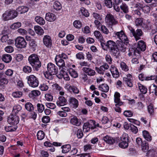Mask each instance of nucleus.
Returning <instances> with one entry per match:
<instances>
[{
    "instance_id": "41",
    "label": "nucleus",
    "mask_w": 157,
    "mask_h": 157,
    "mask_svg": "<svg viewBox=\"0 0 157 157\" xmlns=\"http://www.w3.org/2000/svg\"><path fill=\"white\" fill-rule=\"evenodd\" d=\"M67 103L66 99H59V100L56 102L57 105L59 106H63L66 104Z\"/></svg>"
},
{
    "instance_id": "15",
    "label": "nucleus",
    "mask_w": 157,
    "mask_h": 157,
    "mask_svg": "<svg viewBox=\"0 0 157 157\" xmlns=\"http://www.w3.org/2000/svg\"><path fill=\"white\" fill-rule=\"evenodd\" d=\"M109 69L113 78H117L119 77L120 75L118 70L114 65H111Z\"/></svg>"
},
{
    "instance_id": "27",
    "label": "nucleus",
    "mask_w": 157,
    "mask_h": 157,
    "mask_svg": "<svg viewBox=\"0 0 157 157\" xmlns=\"http://www.w3.org/2000/svg\"><path fill=\"white\" fill-rule=\"evenodd\" d=\"M70 123L76 126H79L80 124V121L75 116H73L72 117H71L70 120Z\"/></svg>"
},
{
    "instance_id": "4",
    "label": "nucleus",
    "mask_w": 157,
    "mask_h": 157,
    "mask_svg": "<svg viewBox=\"0 0 157 157\" xmlns=\"http://www.w3.org/2000/svg\"><path fill=\"white\" fill-rule=\"evenodd\" d=\"M128 135L126 133H124L121 137V140L119 143L120 147L125 149L128 147L129 142Z\"/></svg>"
},
{
    "instance_id": "47",
    "label": "nucleus",
    "mask_w": 157,
    "mask_h": 157,
    "mask_svg": "<svg viewBox=\"0 0 157 157\" xmlns=\"http://www.w3.org/2000/svg\"><path fill=\"white\" fill-rule=\"evenodd\" d=\"M141 146L142 150L144 152L147 151L149 149L148 144L146 141L144 142Z\"/></svg>"
},
{
    "instance_id": "42",
    "label": "nucleus",
    "mask_w": 157,
    "mask_h": 157,
    "mask_svg": "<svg viewBox=\"0 0 157 157\" xmlns=\"http://www.w3.org/2000/svg\"><path fill=\"white\" fill-rule=\"evenodd\" d=\"M138 87L142 93L145 94L147 91V88L141 84H138Z\"/></svg>"
},
{
    "instance_id": "24",
    "label": "nucleus",
    "mask_w": 157,
    "mask_h": 157,
    "mask_svg": "<svg viewBox=\"0 0 157 157\" xmlns=\"http://www.w3.org/2000/svg\"><path fill=\"white\" fill-rule=\"evenodd\" d=\"M66 87L67 90L70 92L72 91L75 94H78L79 93L78 89L74 86H71L69 84H66Z\"/></svg>"
},
{
    "instance_id": "28",
    "label": "nucleus",
    "mask_w": 157,
    "mask_h": 157,
    "mask_svg": "<svg viewBox=\"0 0 157 157\" xmlns=\"http://www.w3.org/2000/svg\"><path fill=\"white\" fill-rule=\"evenodd\" d=\"M52 86L59 92V94L60 95L63 96L64 95V92L63 91V89L58 84L55 83L54 84L52 85Z\"/></svg>"
},
{
    "instance_id": "19",
    "label": "nucleus",
    "mask_w": 157,
    "mask_h": 157,
    "mask_svg": "<svg viewBox=\"0 0 157 157\" xmlns=\"http://www.w3.org/2000/svg\"><path fill=\"white\" fill-rule=\"evenodd\" d=\"M45 20L49 22H52L56 19V16L54 13H46L45 17Z\"/></svg>"
},
{
    "instance_id": "55",
    "label": "nucleus",
    "mask_w": 157,
    "mask_h": 157,
    "mask_svg": "<svg viewBox=\"0 0 157 157\" xmlns=\"http://www.w3.org/2000/svg\"><path fill=\"white\" fill-rule=\"evenodd\" d=\"M37 107L38 111L40 113H42L44 109V106L42 104L38 103Z\"/></svg>"
},
{
    "instance_id": "9",
    "label": "nucleus",
    "mask_w": 157,
    "mask_h": 157,
    "mask_svg": "<svg viewBox=\"0 0 157 157\" xmlns=\"http://www.w3.org/2000/svg\"><path fill=\"white\" fill-rule=\"evenodd\" d=\"M15 45L18 48H24L26 47L27 43L23 37L19 36L15 40Z\"/></svg>"
},
{
    "instance_id": "25",
    "label": "nucleus",
    "mask_w": 157,
    "mask_h": 157,
    "mask_svg": "<svg viewBox=\"0 0 157 157\" xmlns=\"http://www.w3.org/2000/svg\"><path fill=\"white\" fill-rule=\"evenodd\" d=\"M102 139L107 143L110 144H113L115 142L114 139L108 135H106L103 137Z\"/></svg>"
},
{
    "instance_id": "64",
    "label": "nucleus",
    "mask_w": 157,
    "mask_h": 157,
    "mask_svg": "<svg viewBox=\"0 0 157 157\" xmlns=\"http://www.w3.org/2000/svg\"><path fill=\"white\" fill-rule=\"evenodd\" d=\"M9 36L8 35L6 34L3 35L1 38L0 40L3 43H6L9 39Z\"/></svg>"
},
{
    "instance_id": "37",
    "label": "nucleus",
    "mask_w": 157,
    "mask_h": 157,
    "mask_svg": "<svg viewBox=\"0 0 157 157\" xmlns=\"http://www.w3.org/2000/svg\"><path fill=\"white\" fill-rule=\"evenodd\" d=\"M40 94V92L38 90H33L31 91L29 94L30 98L34 97L37 96Z\"/></svg>"
},
{
    "instance_id": "14",
    "label": "nucleus",
    "mask_w": 157,
    "mask_h": 157,
    "mask_svg": "<svg viewBox=\"0 0 157 157\" xmlns=\"http://www.w3.org/2000/svg\"><path fill=\"white\" fill-rule=\"evenodd\" d=\"M43 42L44 45L47 47L51 48L52 45V42L51 37L48 35L44 36Z\"/></svg>"
},
{
    "instance_id": "2",
    "label": "nucleus",
    "mask_w": 157,
    "mask_h": 157,
    "mask_svg": "<svg viewBox=\"0 0 157 157\" xmlns=\"http://www.w3.org/2000/svg\"><path fill=\"white\" fill-rule=\"evenodd\" d=\"M28 61L33 68L36 71H38L41 66L38 56L36 54H33L30 55L28 58Z\"/></svg>"
},
{
    "instance_id": "58",
    "label": "nucleus",
    "mask_w": 157,
    "mask_h": 157,
    "mask_svg": "<svg viewBox=\"0 0 157 157\" xmlns=\"http://www.w3.org/2000/svg\"><path fill=\"white\" fill-rule=\"evenodd\" d=\"M90 128L88 122H86L84 123L83 126V129L84 132H88L89 131Z\"/></svg>"
},
{
    "instance_id": "56",
    "label": "nucleus",
    "mask_w": 157,
    "mask_h": 157,
    "mask_svg": "<svg viewBox=\"0 0 157 157\" xmlns=\"http://www.w3.org/2000/svg\"><path fill=\"white\" fill-rule=\"evenodd\" d=\"M148 111L150 115L153 114L154 112V109L153 108V105L151 103L148 106Z\"/></svg>"
},
{
    "instance_id": "40",
    "label": "nucleus",
    "mask_w": 157,
    "mask_h": 157,
    "mask_svg": "<svg viewBox=\"0 0 157 157\" xmlns=\"http://www.w3.org/2000/svg\"><path fill=\"white\" fill-rule=\"evenodd\" d=\"M30 48L33 51H34L37 47V44L36 41L33 39L29 43Z\"/></svg>"
},
{
    "instance_id": "62",
    "label": "nucleus",
    "mask_w": 157,
    "mask_h": 157,
    "mask_svg": "<svg viewBox=\"0 0 157 157\" xmlns=\"http://www.w3.org/2000/svg\"><path fill=\"white\" fill-rule=\"evenodd\" d=\"M40 89L42 91H45L47 90L48 89V87L46 84L43 83L41 84L40 86Z\"/></svg>"
},
{
    "instance_id": "45",
    "label": "nucleus",
    "mask_w": 157,
    "mask_h": 157,
    "mask_svg": "<svg viewBox=\"0 0 157 157\" xmlns=\"http://www.w3.org/2000/svg\"><path fill=\"white\" fill-rule=\"evenodd\" d=\"M22 93L20 91H16L13 92L12 93V96L14 98H20L22 97Z\"/></svg>"
},
{
    "instance_id": "48",
    "label": "nucleus",
    "mask_w": 157,
    "mask_h": 157,
    "mask_svg": "<svg viewBox=\"0 0 157 157\" xmlns=\"http://www.w3.org/2000/svg\"><path fill=\"white\" fill-rule=\"evenodd\" d=\"M45 134L44 132L42 131H40L38 132L37 134V139L41 140L44 137Z\"/></svg>"
},
{
    "instance_id": "23",
    "label": "nucleus",
    "mask_w": 157,
    "mask_h": 157,
    "mask_svg": "<svg viewBox=\"0 0 157 157\" xmlns=\"http://www.w3.org/2000/svg\"><path fill=\"white\" fill-rule=\"evenodd\" d=\"M28 8L25 6H22L18 7L16 11L18 13L22 14L25 13L28 11Z\"/></svg>"
},
{
    "instance_id": "50",
    "label": "nucleus",
    "mask_w": 157,
    "mask_h": 157,
    "mask_svg": "<svg viewBox=\"0 0 157 157\" xmlns=\"http://www.w3.org/2000/svg\"><path fill=\"white\" fill-rule=\"evenodd\" d=\"M120 65L122 70L125 71H127L129 70L128 67L124 62H121L120 63Z\"/></svg>"
},
{
    "instance_id": "52",
    "label": "nucleus",
    "mask_w": 157,
    "mask_h": 157,
    "mask_svg": "<svg viewBox=\"0 0 157 157\" xmlns=\"http://www.w3.org/2000/svg\"><path fill=\"white\" fill-rule=\"evenodd\" d=\"M23 72L26 73H30L32 71V67L27 65L25 66L23 68Z\"/></svg>"
},
{
    "instance_id": "35",
    "label": "nucleus",
    "mask_w": 157,
    "mask_h": 157,
    "mask_svg": "<svg viewBox=\"0 0 157 157\" xmlns=\"http://www.w3.org/2000/svg\"><path fill=\"white\" fill-rule=\"evenodd\" d=\"M143 135L144 138L147 141H150L151 140L152 137L147 131L146 130L143 131Z\"/></svg>"
},
{
    "instance_id": "3",
    "label": "nucleus",
    "mask_w": 157,
    "mask_h": 157,
    "mask_svg": "<svg viewBox=\"0 0 157 157\" xmlns=\"http://www.w3.org/2000/svg\"><path fill=\"white\" fill-rule=\"evenodd\" d=\"M116 44L114 42L111 40L108 41L106 42L101 41V46L104 50H109V52L113 49L116 48Z\"/></svg>"
},
{
    "instance_id": "10",
    "label": "nucleus",
    "mask_w": 157,
    "mask_h": 157,
    "mask_svg": "<svg viewBox=\"0 0 157 157\" xmlns=\"http://www.w3.org/2000/svg\"><path fill=\"white\" fill-rule=\"evenodd\" d=\"M129 30L134 36L136 40L137 41L141 39L140 37L143 35V33L140 29H137L136 31L134 29L131 27H129Z\"/></svg>"
},
{
    "instance_id": "43",
    "label": "nucleus",
    "mask_w": 157,
    "mask_h": 157,
    "mask_svg": "<svg viewBox=\"0 0 157 157\" xmlns=\"http://www.w3.org/2000/svg\"><path fill=\"white\" fill-rule=\"evenodd\" d=\"M25 109L29 111H32L34 110L33 105L30 102L27 103L25 105Z\"/></svg>"
},
{
    "instance_id": "29",
    "label": "nucleus",
    "mask_w": 157,
    "mask_h": 157,
    "mask_svg": "<svg viewBox=\"0 0 157 157\" xmlns=\"http://www.w3.org/2000/svg\"><path fill=\"white\" fill-rule=\"evenodd\" d=\"M2 59L4 62L9 63L11 61L12 57L10 54H5L2 56Z\"/></svg>"
},
{
    "instance_id": "51",
    "label": "nucleus",
    "mask_w": 157,
    "mask_h": 157,
    "mask_svg": "<svg viewBox=\"0 0 157 157\" xmlns=\"http://www.w3.org/2000/svg\"><path fill=\"white\" fill-rule=\"evenodd\" d=\"M82 15L86 17H88L89 16L90 13L88 10L84 7H82L80 10Z\"/></svg>"
},
{
    "instance_id": "26",
    "label": "nucleus",
    "mask_w": 157,
    "mask_h": 157,
    "mask_svg": "<svg viewBox=\"0 0 157 157\" xmlns=\"http://www.w3.org/2000/svg\"><path fill=\"white\" fill-rule=\"evenodd\" d=\"M138 77L139 79L141 81L152 80L155 78L154 76H151V75L150 76H146L143 73L140 74L139 75Z\"/></svg>"
},
{
    "instance_id": "36",
    "label": "nucleus",
    "mask_w": 157,
    "mask_h": 157,
    "mask_svg": "<svg viewBox=\"0 0 157 157\" xmlns=\"http://www.w3.org/2000/svg\"><path fill=\"white\" fill-rule=\"evenodd\" d=\"M70 103L71 105L74 108H76L78 107V101L76 99H70Z\"/></svg>"
},
{
    "instance_id": "59",
    "label": "nucleus",
    "mask_w": 157,
    "mask_h": 157,
    "mask_svg": "<svg viewBox=\"0 0 157 157\" xmlns=\"http://www.w3.org/2000/svg\"><path fill=\"white\" fill-rule=\"evenodd\" d=\"M143 19L140 18H138L135 20V23L137 26H139L142 25L143 22Z\"/></svg>"
},
{
    "instance_id": "44",
    "label": "nucleus",
    "mask_w": 157,
    "mask_h": 157,
    "mask_svg": "<svg viewBox=\"0 0 157 157\" xmlns=\"http://www.w3.org/2000/svg\"><path fill=\"white\" fill-rule=\"evenodd\" d=\"M73 25L75 27L76 29H80L82 27L81 22L78 20H76L74 21Z\"/></svg>"
},
{
    "instance_id": "6",
    "label": "nucleus",
    "mask_w": 157,
    "mask_h": 157,
    "mask_svg": "<svg viewBox=\"0 0 157 157\" xmlns=\"http://www.w3.org/2000/svg\"><path fill=\"white\" fill-rule=\"evenodd\" d=\"M17 16V13L14 10H7L3 14L2 16L5 21L13 19Z\"/></svg>"
},
{
    "instance_id": "8",
    "label": "nucleus",
    "mask_w": 157,
    "mask_h": 157,
    "mask_svg": "<svg viewBox=\"0 0 157 157\" xmlns=\"http://www.w3.org/2000/svg\"><path fill=\"white\" fill-rule=\"evenodd\" d=\"M114 34L120 40V41L124 42L126 44H128L129 40L123 30H122L120 32H115Z\"/></svg>"
},
{
    "instance_id": "63",
    "label": "nucleus",
    "mask_w": 157,
    "mask_h": 157,
    "mask_svg": "<svg viewBox=\"0 0 157 157\" xmlns=\"http://www.w3.org/2000/svg\"><path fill=\"white\" fill-rule=\"evenodd\" d=\"M13 48L10 46H8L5 48V51L9 53L13 52Z\"/></svg>"
},
{
    "instance_id": "13",
    "label": "nucleus",
    "mask_w": 157,
    "mask_h": 157,
    "mask_svg": "<svg viewBox=\"0 0 157 157\" xmlns=\"http://www.w3.org/2000/svg\"><path fill=\"white\" fill-rule=\"evenodd\" d=\"M124 44L125 43L124 42L117 40L116 42V48L119 51L124 52L125 51L126 49V45H125Z\"/></svg>"
},
{
    "instance_id": "17",
    "label": "nucleus",
    "mask_w": 157,
    "mask_h": 157,
    "mask_svg": "<svg viewBox=\"0 0 157 157\" xmlns=\"http://www.w3.org/2000/svg\"><path fill=\"white\" fill-rule=\"evenodd\" d=\"M55 60L57 65L59 67H63L65 66L64 60L60 58V55H56Z\"/></svg>"
},
{
    "instance_id": "38",
    "label": "nucleus",
    "mask_w": 157,
    "mask_h": 157,
    "mask_svg": "<svg viewBox=\"0 0 157 157\" xmlns=\"http://www.w3.org/2000/svg\"><path fill=\"white\" fill-rule=\"evenodd\" d=\"M68 71L70 75L74 78H77L78 76V75L77 71L72 68H70L69 69Z\"/></svg>"
},
{
    "instance_id": "60",
    "label": "nucleus",
    "mask_w": 157,
    "mask_h": 157,
    "mask_svg": "<svg viewBox=\"0 0 157 157\" xmlns=\"http://www.w3.org/2000/svg\"><path fill=\"white\" fill-rule=\"evenodd\" d=\"M105 4L109 8H111L113 6L112 0H105Z\"/></svg>"
},
{
    "instance_id": "57",
    "label": "nucleus",
    "mask_w": 157,
    "mask_h": 157,
    "mask_svg": "<svg viewBox=\"0 0 157 157\" xmlns=\"http://www.w3.org/2000/svg\"><path fill=\"white\" fill-rule=\"evenodd\" d=\"M100 29H101L100 30L104 33L105 34H108L109 33V31L105 26L101 25Z\"/></svg>"
},
{
    "instance_id": "11",
    "label": "nucleus",
    "mask_w": 157,
    "mask_h": 157,
    "mask_svg": "<svg viewBox=\"0 0 157 157\" xmlns=\"http://www.w3.org/2000/svg\"><path fill=\"white\" fill-rule=\"evenodd\" d=\"M19 118L18 116L15 115H10L8 118L7 121L12 125H17L19 122Z\"/></svg>"
},
{
    "instance_id": "31",
    "label": "nucleus",
    "mask_w": 157,
    "mask_h": 157,
    "mask_svg": "<svg viewBox=\"0 0 157 157\" xmlns=\"http://www.w3.org/2000/svg\"><path fill=\"white\" fill-rule=\"evenodd\" d=\"M62 149V152L63 153L68 152L71 149V146L69 144L63 145L61 147Z\"/></svg>"
},
{
    "instance_id": "18",
    "label": "nucleus",
    "mask_w": 157,
    "mask_h": 157,
    "mask_svg": "<svg viewBox=\"0 0 157 157\" xmlns=\"http://www.w3.org/2000/svg\"><path fill=\"white\" fill-rule=\"evenodd\" d=\"M90 67H84L82 68V71L86 74L88 75L92 76H94L96 74L95 71Z\"/></svg>"
},
{
    "instance_id": "20",
    "label": "nucleus",
    "mask_w": 157,
    "mask_h": 157,
    "mask_svg": "<svg viewBox=\"0 0 157 157\" xmlns=\"http://www.w3.org/2000/svg\"><path fill=\"white\" fill-rule=\"evenodd\" d=\"M109 52L112 57L116 59L119 58L120 56V51L117 50V48H114Z\"/></svg>"
},
{
    "instance_id": "22",
    "label": "nucleus",
    "mask_w": 157,
    "mask_h": 157,
    "mask_svg": "<svg viewBox=\"0 0 157 157\" xmlns=\"http://www.w3.org/2000/svg\"><path fill=\"white\" fill-rule=\"evenodd\" d=\"M146 44L145 42L142 40H140L138 42L136 48L141 51H144L146 49Z\"/></svg>"
},
{
    "instance_id": "7",
    "label": "nucleus",
    "mask_w": 157,
    "mask_h": 157,
    "mask_svg": "<svg viewBox=\"0 0 157 157\" xmlns=\"http://www.w3.org/2000/svg\"><path fill=\"white\" fill-rule=\"evenodd\" d=\"M105 21L109 26L115 25L118 23V21L115 19L114 17L111 13L107 14L105 17Z\"/></svg>"
},
{
    "instance_id": "33",
    "label": "nucleus",
    "mask_w": 157,
    "mask_h": 157,
    "mask_svg": "<svg viewBox=\"0 0 157 157\" xmlns=\"http://www.w3.org/2000/svg\"><path fill=\"white\" fill-rule=\"evenodd\" d=\"M35 21L40 25H43L45 24V21L42 17L40 16H36L35 17Z\"/></svg>"
},
{
    "instance_id": "53",
    "label": "nucleus",
    "mask_w": 157,
    "mask_h": 157,
    "mask_svg": "<svg viewBox=\"0 0 157 157\" xmlns=\"http://www.w3.org/2000/svg\"><path fill=\"white\" fill-rule=\"evenodd\" d=\"M21 26V23L18 22L10 26V28L12 29H15L20 27Z\"/></svg>"
},
{
    "instance_id": "49",
    "label": "nucleus",
    "mask_w": 157,
    "mask_h": 157,
    "mask_svg": "<svg viewBox=\"0 0 157 157\" xmlns=\"http://www.w3.org/2000/svg\"><path fill=\"white\" fill-rule=\"evenodd\" d=\"M21 109V107L19 105H15L13 106V112L15 114L18 113Z\"/></svg>"
},
{
    "instance_id": "32",
    "label": "nucleus",
    "mask_w": 157,
    "mask_h": 157,
    "mask_svg": "<svg viewBox=\"0 0 157 157\" xmlns=\"http://www.w3.org/2000/svg\"><path fill=\"white\" fill-rule=\"evenodd\" d=\"M120 8L124 13H127L129 12V7L125 3H122L120 6Z\"/></svg>"
},
{
    "instance_id": "39",
    "label": "nucleus",
    "mask_w": 157,
    "mask_h": 157,
    "mask_svg": "<svg viewBox=\"0 0 157 157\" xmlns=\"http://www.w3.org/2000/svg\"><path fill=\"white\" fill-rule=\"evenodd\" d=\"M17 128V127L15 125H11L6 126L5 127V129L6 132H12L15 131Z\"/></svg>"
},
{
    "instance_id": "12",
    "label": "nucleus",
    "mask_w": 157,
    "mask_h": 157,
    "mask_svg": "<svg viewBox=\"0 0 157 157\" xmlns=\"http://www.w3.org/2000/svg\"><path fill=\"white\" fill-rule=\"evenodd\" d=\"M124 82L128 86L132 87L133 86L132 76L130 74H128L126 77L123 78Z\"/></svg>"
},
{
    "instance_id": "30",
    "label": "nucleus",
    "mask_w": 157,
    "mask_h": 157,
    "mask_svg": "<svg viewBox=\"0 0 157 157\" xmlns=\"http://www.w3.org/2000/svg\"><path fill=\"white\" fill-rule=\"evenodd\" d=\"M34 29L35 33L38 35H41L44 33L43 29L40 26L36 25L34 27Z\"/></svg>"
},
{
    "instance_id": "5",
    "label": "nucleus",
    "mask_w": 157,
    "mask_h": 157,
    "mask_svg": "<svg viewBox=\"0 0 157 157\" xmlns=\"http://www.w3.org/2000/svg\"><path fill=\"white\" fill-rule=\"evenodd\" d=\"M27 82L29 85L32 87L35 88L38 86L39 81L38 78L34 75H30L26 77Z\"/></svg>"
},
{
    "instance_id": "16",
    "label": "nucleus",
    "mask_w": 157,
    "mask_h": 157,
    "mask_svg": "<svg viewBox=\"0 0 157 157\" xmlns=\"http://www.w3.org/2000/svg\"><path fill=\"white\" fill-rule=\"evenodd\" d=\"M129 52L128 54L129 56H133L136 57H139L140 56V53L141 51L137 48H131L129 49Z\"/></svg>"
},
{
    "instance_id": "34",
    "label": "nucleus",
    "mask_w": 157,
    "mask_h": 157,
    "mask_svg": "<svg viewBox=\"0 0 157 157\" xmlns=\"http://www.w3.org/2000/svg\"><path fill=\"white\" fill-rule=\"evenodd\" d=\"M99 88L100 90L105 92H107L109 90V86L106 84H102L99 86Z\"/></svg>"
},
{
    "instance_id": "46",
    "label": "nucleus",
    "mask_w": 157,
    "mask_h": 157,
    "mask_svg": "<svg viewBox=\"0 0 157 157\" xmlns=\"http://www.w3.org/2000/svg\"><path fill=\"white\" fill-rule=\"evenodd\" d=\"M53 6L54 9L59 10L62 8V6L60 3L58 1H55L53 4Z\"/></svg>"
},
{
    "instance_id": "61",
    "label": "nucleus",
    "mask_w": 157,
    "mask_h": 157,
    "mask_svg": "<svg viewBox=\"0 0 157 157\" xmlns=\"http://www.w3.org/2000/svg\"><path fill=\"white\" fill-rule=\"evenodd\" d=\"M17 31L20 35L23 36L27 35L28 33L27 31L26 30L22 28L19 29Z\"/></svg>"
},
{
    "instance_id": "21",
    "label": "nucleus",
    "mask_w": 157,
    "mask_h": 157,
    "mask_svg": "<svg viewBox=\"0 0 157 157\" xmlns=\"http://www.w3.org/2000/svg\"><path fill=\"white\" fill-rule=\"evenodd\" d=\"M114 102L115 104L116 107L114 108L115 110L117 112L120 113L121 112V109L118 107L123 104V102L121 101L120 99H114Z\"/></svg>"
},
{
    "instance_id": "54",
    "label": "nucleus",
    "mask_w": 157,
    "mask_h": 157,
    "mask_svg": "<svg viewBox=\"0 0 157 157\" xmlns=\"http://www.w3.org/2000/svg\"><path fill=\"white\" fill-rule=\"evenodd\" d=\"M91 129H93L96 128L95 122L93 120H90L87 122Z\"/></svg>"
},
{
    "instance_id": "1",
    "label": "nucleus",
    "mask_w": 157,
    "mask_h": 157,
    "mask_svg": "<svg viewBox=\"0 0 157 157\" xmlns=\"http://www.w3.org/2000/svg\"><path fill=\"white\" fill-rule=\"evenodd\" d=\"M47 71L44 73L45 77L47 79L51 80L53 78V75L58 72V68L54 64L48 63L47 66Z\"/></svg>"
}]
</instances>
